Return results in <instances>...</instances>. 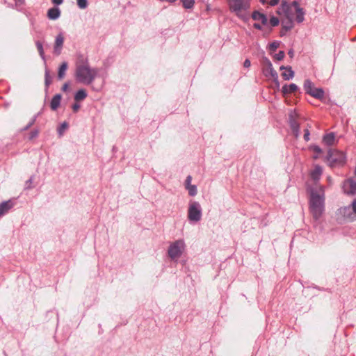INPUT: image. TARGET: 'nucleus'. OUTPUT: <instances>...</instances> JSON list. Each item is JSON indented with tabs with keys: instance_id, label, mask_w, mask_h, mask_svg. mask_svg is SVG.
I'll return each mask as SVG.
<instances>
[{
	"instance_id": "obj_1",
	"label": "nucleus",
	"mask_w": 356,
	"mask_h": 356,
	"mask_svg": "<svg viewBox=\"0 0 356 356\" xmlns=\"http://www.w3.org/2000/svg\"><path fill=\"white\" fill-rule=\"evenodd\" d=\"M97 68L90 67L88 59L82 54H79L76 62L75 79L77 82L90 85L95 79L98 74Z\"/></svg>"
},
{
	"instance_id": "obj_2",
	"label": "nucleus",
	"mask_w": 356,
	"mask_h": 356,
	"mask_svg": "<svg viewBox=\"0 0 356 356\" xmlns=\"http://www.w3.org/2000/svg\"><path fill=\"white\" fill-rule=\"evenodd\" d=\"M307 192L309 195V210L315 220H318L325 210V196L323 191L319 193L313 187H308Z\"/></svg>"
},
{
	"instance_id": "obj_3",
	"label": "nucleus",
	"mask_w": 356,
	"mask_h": 356,
	"mask_svg": "<svg viewBox=\"0 0 356 356\" xmlns=\"http://www.w3.org/2000/svg\"><path fill=\"white\" fill-rule=\"evenodd\" d=\"M346 154L341 151L330 149L325 157L326 161L331 168L343 165L346 163Z\"/></svg>"
},
{
	"instance_id": "obj_4",
	"label": "nucleus",
	"mask_w": 356,
	"mask_h": 356,
	"mask_svg": "<svg viewBox=\"0 0 356 356\" xmlns=\"http://www.w3.org/2000/svg\"><path fill=\"white\" fill-rule=\"evenodd\" d=\"M282 9L283 10L284 15L287 19L286 22H282V29L280 30V36L283 37L286 35L287 31H291L293 28V21L290 6L286 0H282Z\"/></svg>"
},
{
	"instance_id": "obj_5",
	"label": "nucleus",
	"mask_w": 356,
	"mask_h": 356,
	"mask_svg": "<svg viewBox=\"0 0 356 356\" xmlns=\"http://www.w3.org/2000/svg\"><path fill=\"white\" fill-rule=\"evenodd\" d=\"M202 218V208L198 202L191 201L188 210V218L191 222H198Z\"/></svg>"
},
{
	"instance_id": "obj_6",
	"label": "nucleus",
	"mask_w": 356,
	"mask_h": 356,
	"mask_svg": "<svg viewBox=\"0 0 356 356\" xmlns=\"http://www.w3.org/2000/svg\"><path fill=\"white\" fill-rule=\"evenodd\" d=\"M185 244L183 240H177L169 246L168 254L169 257L174 260L181 257L184 250Z\"/></svg>"
},
{
	"instance_id": "obj_7",
	"label": "nucleus",
	"mask_w": 356,
	"mask_h": 356,
	"mask_svg": "<svg viewBox=\"0 0 356 356\" xmlns=\"http://www.w3.org/2000/svg\"><path fill=\"white\" fill-rule=\"evenodd\" d=\"M229 6L232 12L245 20V0H229Z\"/></svg>"
},
{
	"instance_id": "obj_8",
	"label": "nucleus",
	"mask_w": 356,
	"mask_h": 356,
	"mask_svg": "<svg viewBox=\"0 0 356 356\" xmlns=\"http://www.w3.org/2000/svg\"><path fill=\"white\" fill-rule=\"evenodd\" d=\"M64 35L63 33H58L56 38L54 44V54L56 56H59L61 54L63 44H64Z\"/></svg>"
},
{
	"instance_id": "obj_9",
	"label": "nucleus",
	"mask_w": 356,
	"mask_h": 356,
	"mask_svg": "<svg viewBox=\"0 0 356 356\" xmlns=\"http://www.w3.org/2000/svg\"><path fill=\"white\" fill-rule=\"evenodd\" d=\"M340 213L347 218L352 219V213L356 214V198L352 202L349 207H343L340 208Z\"/></svg>"
},
{
	"instance_id": "obj_10",
	"label": "nucleus",
	"mask_w": 356,
	"mask_h": 356,
	"mask_svg": "<svg viewBox=\"0 0 356 356\" xmlns=\"http://www.w3.org/2000/svg\"><path fill=\"white\" fill-rule=\"evenodd\" d=\"M251 17L253 20L256 22H260L263 26H267L268 23V19L267 15L259 10H254Z\"/></svg>"
},
{
	"instance_id": "obj_11",
	"label": "nucleus",
	"mask_w": 356,
	"mask_h": 356,
	"mask_svg": "<svg viewBox=\"0 0 356 356\" xmlns=\"http://www.w3.org/2000/svg\"><path fill=\"white\" fill-rule=\"evenodd\" d=\"M15 203L13 200L3 201L0 204V216L6 215L14 206Z\"/></svg>"
},
{
	"instance_id": "obj_12",
	"label": "nucleus",
	"mask_w": 356,
	"mask_h": 356,
	"mask_svg": "<svg viewBox=\"0 0 356 356\" xmlns=\"http://www.w3.org/2000/svg\"><path fill=\"white\" fill-rule=\"evenodd\" d=\"M297 91H299V87L293 83L289 85L284 84L281 89L282 94L284 97H286L289 93L296 92Z\"/></svg>"
},
{
	"instance_id": "obj_13",
	"label": "nucleus",
	"mask_w": 356,
	"mask_h": 356,
	"mask_svg": "<svg viewBox=\"0 0 356 356\" xmlns=\"http://www.w3.org/2000/svg\"><path fill=\"white\" fill-rule=\"evenodd\" d=\"M345 186H348V190H346L347 194L352 195L356 194V181L353 178H349L346 181Z\"/></svg>"
},
{
	"instance_id": "obj_14",
	"label": "nucleus",
	"mask_w": 356,
	"mask_h": 356,
	"mask_svg": "<svg viewBox=\"0 0 356 356\" xmlns=\"http://www.w3.org/2000/svg\"><path fill=\"white\" fill-rule=\"evenodd\" d=\"M61 12L58 7H53L48 10L47 17L51 20H56L60 16Z\"/></svg>"
},
{
	"instance_id": "obj_15",
	"label": "nucleus",
	"mask_w": 356,
	"mask_h": 356,
	"mask_svg": "<svg viewBox=\"0 0 356 356\" xmlns=\"http://www.w3.org/2000/svg\"><path fill=\"white\" fill-rule=\"evenodd\" d=\"M336 139V136L334 132H330L323 136V142L327 146H331L334 144Z\"/></svg>"
},
{
	"instance_id": "obj_16",
	"label": "nucleus",
	"mask_w": 356,
	"mask_h": 356,
	"mask_svg": "<svg viewBox=\"0 0 356 356\" xmlns=\"http://www.w3.org/2000/svg\"><path fill=\"white\" fill-rule=\"evenodd\" d=\"M62 95L60 94L55 95L51 100L50 107L52 111H56L60 106Z\"/></svg>"
},
{
	"instance_id": "obj_17",
	"label": "nucleus",
	"mask_w": 356,
	"mask_h": 356,
	"mask_svg": "<svg viewBox=\"0 0 356 356\" xmlns=\"http://www.w3.org/2000/svg\"><path fill=\"white\" fill-rule=\"evenodd\" d=\"M38 52L42 58V60L44 61V65H46V56L44 54V51L43 48L42 42L40 40H36L35 42Z\"/></svg>"
},
{
	"instance_id": "obj_18",
	"label": "nucleus",
	"mask_w": 356,
	"mask_h": 356,
	"mask_svg": "<svg viewBox=\"0 0 356 356\" xmlns=\"http://www.w3.org/2000/svg\"><path fill=\"white\" fill-rule=\"evenodd\" d=\"M324 95L325 92L322 88H314L310 95L317 99L321 100L323 99Z\"/></svg>"
},
{
	"instance_id": "obj_19",
	"label": "nucleus",
	"mask_w": 356,
	"mask_h": 356,
	"mask_svg": "<svg viewBox=\"0 0 356 356\" xmlns=\"http://www.w3.org/2000/svg\"><path fill=\"white\" fill-rule=\"evenodd\" d=\"M68 63L65 61L63 62L60 65L58 71V79L61 80L65 75V72L67 70Z\"/></svg>"
},
{
	"instance_id": "obj_20",
	"label": "nucleus",
	"mask_w": 356,
	"mask_h": 356,
	"mask_svg": "<svg viewBox=\"0 0 356 356\" xmlns=\"http://www.w3.org/2000/svg\"><path fill=\"white\" fill-rule=\"evenodd\" d=\"M296 20L298 23H302L305 20V11L302 8H298L296 10Z\"/></svg>"
},
{
	"instance_id": "obj_21",
	"label": "nucleus",
	"mask_w": 356,
	"mask_h": 356,
	"mask_svg": "<svg viewBox=\"0 0 356 356\" xmlns=\"http://www.w3.org/2000/svg\"><path fill=\"white\" fill-rule=\"evenodd\" d=\"M322 172H323L322 168L318 165H316L312 172V179L314 180H318L320 179L321 175H322Z\"/></svg>"
},
{
	"instance_id": "obj_22",
	"label": "nucleus",
	"mask_w": 356,
	"mask_h": 356,
	"mask_svg": "<svg viewBox=\"0 0 356 356\" xmlns=\"http://www.w3.org/2000/svg\"><path fill=\"white\" fill-rule=\"evenodd\" d=\"M87 92L84 89L79 90L74 95V100L76 102L83 101L87 97Z\"/></svg>"
},
{
	"instance_id": "obj_23",
	"label": "nucleus",
	"mask_w": 356,
	"mask_h": 356,
	"mask_svg": "<svg viewBox=\"0 0 356 356\" xmlns=\"http://www.w3.org/2000/svg\"><path fill=\"white\" fill-rule=\"evenodd\" d=\"M280 19L278 17L271 15L270 19H268V23L266 26L270 28V31L272 30V28L277 26L280 24Z\"/></svg>"
},
{
	"instance_id": "obj_24",
	"label": "nucleus",
	"mask_w": 356,
	"mask_h": 356,
	"mask_svg": "<svg viewBox=\"0 0 356 356\" xmlns=\"http://www.w3.org/2000/svg\"><path fill=\"white\" fill-rule=\"evenodd\" d=\"M303 87L305 92L309 95L315 88L314 83L309 79L305 80Z\"/></svg>"
},
{
	"instance_id": "obj_25",
	"label": "nucleus",
	"mask_w": 356,
	"mask_h": 356,
	"mask_svg": "<svg viewBox=\"0 0 356 356\" xmlns=\"http://www.w3.org/2000/svg\"><path fill=\"white\" fill-rule=\"evenodd\" d=\"M289 124L291 129H293L300 127V124L292 113L289 115Z\"/></svg>"
},
{
	"instance_id": "obj_26",
	"label": "nucleus",
	"mask_w": 356,
	"mask_h": 356,
	"mask_svg": "<svg viewBox=\"0 0 356 356\" xmlns=\"http://www.w3.org/2000/svg\"><path fill=\"white\" fill-rule=\"evenodd\" d=\"M264 74L266 77L270 76L272 78H276L278 76L277 72L274 70L273 65H270L268 68H264Z\"/></svg>"
},
{
	"instance_id": "obj_27",
	"label": "nucleus",
	"mask_w": 356,
	"mask_h": 356,
	"mask_svg": "<svg viewBox=\"0 0 356 356\" xmlns=\"http://www.w3.org/2000/svg\"><path fill=\"white\" fill-rule=\"evenodd\" d=\"M282 76L283 79L286 81H289V80L293 79L294 76V72L292 70V67L291 66H289L288 70L284 72L282 74Z\"/></svg>"
},
{
	"instance_id": "obj_28",
	"label": "nucleus",
	"mask_w": 356,
	"mask_h": 356,
	"mask_svg": "<svg viewBox=\"0 0 356 356\" xmlns=\"http://www.w3.org/2000/svg\"><path fill=\"white\" fill-rule=\"evenodd\" d=\"M309 149L317 154V155L314 156V159H318V155L323 152L322 149L318 145H317L316 144L310 145L309 147Z\"/></svg>"
},
{
	"instance_id": "obj_29",
	"label": "nucleus",
	"mask_w": 356,
	"mask_h": 356,
	"mask_svg": "<svg viewBox=\"0 0 356 356\" xmlns=\"http://www.w3.org/2000/svg\"><path fill=\"white\" fill-rule=\"evenodd\" d=\"M51 83V78L49 74V70L46 67L45 72H44V86H45V90H47L50 84Z\"/></svg>"
},
{
	"instance_id": "obj_30",
	"label": "nucleus",
	"mask_w": 356,
	"mask_h": 356,
	"mask_svg": "<svg viewBox=\"0 0 356 356\" xmlns=\"http://www.w3.org/2000/svg\"><path fill=\"white\" fill-rule=\"evenodd\" d=\"M38 114L34 115L31 119V120L29 121V122L27 124L26 126H25L24 128H22L21 129V131H27L28 129H29L35 122L36 121V119L38 118Z\"/></svg>"
},
{
	"instance_id": "obj_31",
	"label": "nucleus",
	"mask_w": 356,
	"mask_h": 356,
	"mask_svg": "<svg viewBox=\"0 0 356 356\" xmlns=\"http://www.w3.org/2000/svg\"><path fill=\"white\" fill-rule=\"evenodd\" d=\"M182 2L183 6L186 9H191L193 7L195 0H180Z\"/></svg>"
},
{
	"instance_id": "obj_32",
	"label": "nucleus",
	"mask_w": 356,
	"mask_h": 356,
	"mask_svg": "<svg viewBox=\"0 0 356 356\" xmlns=\"http://www.w3.org/2000/svg\"><path fill=\"white\" fill-rule=\"evenodd\" d=\"M68 124L66 122H63L58 127V134L60 136H62L65 131L67 129Z\"/></svg>"
},
{
	"instance_id": "obj_33",
	"label": "nucleus",
	"mask_w": 356,
	"mask_h": 356,
	"mask_svg": "<svg viewBox=\"0 0 356 356\" xmlns=\"http://www.w3.org/2000/svg\"><path fill=\"white\" fill-rule=\"evenodd\" d=\"M188 191L190 196L194 197L197 193V186L195 185H191L186 188Z\"/></svg>"
},
{
	"instance_id": "obj_34",
	"label": "nucleus",
	"mask_w": 356,
	"mask_h": 356,
	"mask_svg": "<svg viewBox=\"0 0 356 356\" xmlns=\"http://www.w3.org/2000/svg\"><path fill=\"white\" fill-rule=\"evenodd\" d=\"M281 42L280 41H273L270 43L268 45V49L270 51H275L277 49L280 47Z\"/></svg>"
},
{
	"instance_id": "obj_35",
	"label": "nucleus",
	"mask_w": 356,
	"mask_h": 356,
	"mask_svg": "<svg viewBox=\"0 0 356 356\" xmlns=\"http://www.w3.org/2000/svg\"><path fill=\"white\" fill-rule=\"evenodd\" d=\"M273 79V85H272V88L275 90H277L279 91L280 90V81L278 80V76L277 77H273L272 78Z\"/></svg>"
},
{
	"instance_id": "obj_36",
	"label": "nucleus",
	"mask_w": 356,
	"mask_h": 356,
	"mask_svg": "<svg viewBox=\"0 0 356 356\" xmlns=\"http://www.w3.org/2000/svg\"><path fill=\"white\" fill-rule=\"evenodd\" d=\"M77 6L81 9H85L88 6V0H76Z\"/></svg>"
},
{
	"instance_id": "obj_37",
	"label": "nucleus",
	"mask_w": 356,
	"mask_h": 356,
	"mask_svg": "<svg viewBox=\"0 0 356 356\" xmlns=\"http://www.w3.org/2000/svg\"><path fill=\"white\" fill-rule=\"evenodd\" d=\"M285 56V53L284 51H280L277 54L274 56V59L277 61H280L283 60Z\"/></svg>"
},
{
	"instance_id": "obj_38",
	"label": "nucleus",
	"mask_w": 356,
	"mask_h": 356,
	"mask_svg": "<svg viewBox=\"0 0 356 356\" xmlns=\"http://www.w3.org/2000/svg\"><path fill=\"white\" fill-rule=\"evenodd\" d=\"M38 134H39V131L38 129L32 130L29 134V139L32 140V139L38 137Z\"/></svg>"
},
{
	"instance_id": "obj_39",
	"label": "nucleus",
	"mask_w": 356,
	"mask_h": 356,
	"mask_svg": "<svg viewBox=\"0 0 356 356\" xmlns=\"http://www.w3.org/2000/svg\"><path fill=\"white\" fill-rule=\"evenodd\" d=\"M290 6V9L291 10V7H293L295 9V11L297 8H300L299 6V1L298 0H293L291 3H289Z\"/></svg>"
},
{
	"instance_id": "obj_40",
	"label": "nucleus",
	"mask_w": 356,
	"mask_h": 356,
	"mask_svg": "<svg viewBox=\"0 0 356 356\" xmlns=\"http://www.w3.org/2000/svg\"><path fill=\"white\" fill-rule=\"evenodd\" d=\"M191 181H192V177L191 175L187 176L186 179L185 180V183H184L186 188L192 185Z\"/></svg>"
},
{
	"instance_id": "obj_41",
	"label": "nucleus",
	"mask_w": 356,
	"mask_h": 356,
	"mask_svg": "<svg viewBox=\"0 0 356 356\" xmlns=\"http://www.w3.org/2000/svg\"><path fill=\"white\" fill-rule=\"evenodd\" d=\"M263 63L264 65V68H268L270 65H273L270 60L268 58H266V57L264 58Z\"/></svg>"
},
{
	"instance_id": "obj_42",
	"label": "nucleus",
	"mask_w": 356,
	"mask_h": 356,
	"mask_svg": "<svg viewBox=\"0 0 356 356\" xmlns=\"http://www.w3.org/2000/svg\"><path fill=\"white\" fill-rule=\"evenodd\" d=\"M292 134L296 138H298L300 136V127L293 129H291Z\"/></svg>"
},
{
	"instance_id": "obj_43",
	"label": "nucleus",
	"mask_w": 356,
	"mask_h": 356,
	"mask_svg": "<svg viewBox=\"0 0 356 356\" xmlns=\"http://www.w3.org/2000/svg\"><path fill=\"white\" fill-rule=\"evenodd\" d=\"M304 139L305 141H309V136H310V131L308 129H305L304 130Z\"/></svg>"
},
{
	"instance_id": "obj_44",
	"label": "nucleus",
	"mask_w": 356,
	"mask_h": 356,
	"mask_svg": "<svg viewBox=\"0 0 356 356\" xmlns=\"http://www.w3.org/2000/svg\"><path fill=\"white\" fill-rule=\"evenodd\" d=\"M80 105L77 103H75L72 105V110L74 113H76L78 112V111L79 110L80 108Z\"/></svg>"
},
{
	"instance_id": "obj_45",
	"label": "nucleus",
	"mask_w": 356,
	"mask_h": 356,
	"mask_svg": "<svg viewBox=\"0 0 356 356\" xmlns=\"http://www.w3.org/2000/svg\"><path fill=\"white\" fill-rule=\"evenodd\" d=\"M280 3V0H270L268 1V5L270 6H277Z\"/></svg>"
},
{
	"instance_id": "obj_46",
	"label": "nucleus",
	"mask_w": 356,
	"mask_h": 356,
	"mask_svg": "<svg viewBox=\"0 0 356 356\" xmlns=\"http://www.w3.org/2000/svg\"><path fill=\"white\" fill-rule=\"evenodd\" d=\"M262 24H259V22H255L254 24H253V27L257 30H262Z\"/></svg>"
},
{
	"instance_id": "obj_47",
	"label": "nucleus",
	"mask_w": 356,
	"mask_h": 356,
	"mask_svg": "<svg viewBox=\"0 0 356 356\" xmlns=\"http://www.w3.org/2000/svg\"><path fill=\"white\" fill-rule=\"evenodd\" d=\"M51 2L56 6H59L63 3V0H51Z\"/></svg>"
},
{
	"instance_id": "obj_48",
	"label": "nucleus",
	"mask_w": 356,
	"mask_h": 356,
	"mask_svg": "<svg viewBox=\"0 0 356 356\" xmlns=\"http://www.w3.org/2000/svg\"><path fill=\"white\" fill-rule=\"evenodd\" d=\"M17 6H22L24 3V0H15Z\"/></svg>"
},
{
	"instance_id": "obj_49",
	"label": "nucleus",
	"mask_w": 356,
	"mask_h": 356,
	"mask_svg": "<svg viewBox=\"0 0 356 356\" xmlns=\"http://www.w3.org/2000/svg\"><path fill=\"white\" fill-rule=\"evenodd\" d=\"M69 86H70V85H69V83H65L63 84V87H62V90H63V92H66V91H67V90H68V89H69Z\"/></svg>"
},
{
	"instance_id": "obj_50",
	"label": "nucleus",
	"mask_w": 356,
	"mask_h": 356,
	"mask_svg": "<svg viewBox=\"0 0 356 356\" xmlns=\"http://www.w3.org/2000/svg\"><path fill=\"white\" fill-rule=\"evenodd\" d=\"M32 178L31 177L29 180L26 182V188H31L30 184L32 183Z\"/></svg>"
},
{
	"instance_id": "obj_51",
	"label": "nucleus",
	"mask_w": 356,
	"mask_h": 356,
	"mask_svg": "<svg viewBox=\"0 0 356 356\" xmlns=\"http://www.w3.org/2000/svg\"><path fill=\"white\" fill-rule=\"evenodd\" d=\"M312 287L314 288V289H316L317 290L322 291L326 290L324 288H321L320 286H318L317 285H315V284H312Z\"/></svg>"
},
{
	"instance_id": "obj_52",
	"label": "nucleus",
	"mask_w": 356,
	"mask_h": 356,
	"mask_svg": "<svg viewBox=\"0 0 356 356\" xmlns=\"http://www.w3.org/2000/svg\"><path fill=\"white\" fill-rule=\"evenodd\" d=\"M276 13L279 15L284 14L283 10L282 9V5L280 6V8H278V9L276 11Z\"/></svg>"
},
{
	"instance_id": "obj_53",
	"label": "nucleus",
	"mask_w": 356,
	"mask_h": 356,
	"mask_svg": "<svg viewBox=\"0 0 356 356\" xmlns=\"http://www.w3.org/2000/svg\"><path fill=\"white\" fill-rule=\"evenodd\" d=\"M288 55H289V56H290V58H291L293 57V56H294V51H293V49H289V51H288Z\"/></svg>"
},
{
	"instance_id": "obj_54",
	"label": "nucleus",
	"mask_w": 356,
	"mask_h": 356,
	"mask_svg": "<svg viewBox=\"0 0 356 356\" xmlns=\"http://www.w3.org/2000/svg\"><path fill=\"white\" fill-rule=\"evenodd\" d=\"M288 67H289V66H284V65H282V66L280 67V70H285V71H287V70H288Z\"/></svg>"
},
{
	"instance_id": "obj_55",
	"label": "nucleus",
	"mask_w": 356,
	"mask_h": 356,
	"mask_svg": "<svg viewBox=\"0 0 356 356\" xmlns=\"http://www.w3.org/2000/svg\"><path fill=\"white\" fill-rule=\"evenodd\" d=\"M251 65L250 60L248 58H246V68L250 67Z\"/></svg>"
},
{
	"instance_id": "obj_56",
	"label": "nucleus",
	"mask_w": 356,
	"mask_h": 356,
	"mask_svg": "<svg viewBox=\"0 0 356 356\" xmlns=\"http://www.w3.org/2000/svg\"><path fill=\"white\" fill-rule=\"evenodd\" d=\"M259 1L261 3V4L263 5H265L266 3L268 4V0H259Z\"/></svg>"
},
{
	"instance_id": "obj_57",
	"label": "nucleus",
	"mask_w": 356,
	"mask_h": 356,
	"mask_svg": "<svg viewBox=\"0 0 356 356\" xmlns=\"http://www.w3.org/2000/svg\"><path fill=\"white\" fill-rule=\"evenodd\" d=\"M354 175H355V176L356 177V166H355V170H354Z\"/></svg>"
},
{
	"instance_id": "obj_58",
	"label": "nucleus",
	"mask_w": 356,
	"mask_h": 356,
	"mask_svg": "<svg viewBox=\"0 0 356 356\" xmlns=\"http://www.w3.org/2000/svg\"><path fill=\"white\" fill-rule=\"evenodd\" d=\"M245 5H246V8H248V0H246Z\"/></svg>"
}]
</instances>
